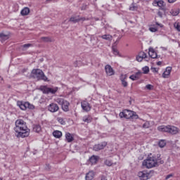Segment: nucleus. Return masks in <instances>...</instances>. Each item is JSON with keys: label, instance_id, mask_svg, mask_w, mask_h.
Here are the masks:
<instances>
[{"label": "nucleus", "instance_id": "38", "mask_svg": "<svg viewBox=\"0 0 180 180\" xmlns=\"http://www.w3.org/2000/svg\"><path fill=\"white\" fill-rule=\"evenodd\" d=\"M143 129H148L150 127V122H145V123L142 126Z\"/></svg>", "mask_w": 180, "mask_h": 180}, {"label": "nucleus", "instance_id": "4", "mask_svg": "<svg viewBox=\"0 0 180 180\" xmlns=\"http://www.w3.org/2000/svg\"><path fill=\"white\" fill-rule=\"evenodd\" d=\"M121 119H139V115L134 111L129 110H124L122 112H120L119 115Z\"/></svg>", "mask_w": 180, "mask_h": 180}, {"label": "nucleus", "instance_id": "20", "mask_svg": "<svg viewBox=\"0 0 180 180\" xmlns=\"http://www.w3.org/2000/svg\"><path fill=\"white\" fill-rule=\"evenodd\" d=\"M65 139L68 143H72L74 141V136L70 132L65 134Z\"/></svg>", "mask_w": 180, "mask_h": 180}, {"label": "nucleus", "instance_id": "14", "mask_svg": "<svg viewBox=\"0 0 180 180\" xmlns=\"http://www.w3.org/2000/svg\"><path fill=\"white\" fill-rule=\"evenodd\" d=\"M105 70L107 75H108L109 77H112V75H115V71L113 70V68H112V66H110V65H106L105 66Z\"/></svg>", "mask_w": 180, "mask_h": 180}, {"label": "nucleus", "instance_id": "7", "mask_svg": "<svg viewBox=\"0 0 180 180\" xmlns=\"http://www.w3.org/2000/svg\"><path fill=\"white\" fill-rule=\"evenodd\" d=\"M85 20H88V18L85 17H80L79 15H72L69 22H72V23H78V22H85Z\"/></svg>", "mask_w": 180, "mask_h": 180}, {"label": "nucleus", "instance_id": "32", "mask_svg": "<svg viewBox=\"0 0 180 180\" xmlns=\"http://www.w3.org/2000/svg\"><path fill=\"white\" fill-rule=\"evenodd\" d=\"M29 47H33V44H25L21 46V48L22 49V50H27V49H29Z\"/></svg>", "mask_w": 180, "mask_h": 180}, {"label": "nucleus", "instance_id": "44", "mask_svg": "<svg viewBox=\"0 0 180 180\" xmlns=\"http://www.w3.org/2000/svg\"><path fill=\"white\" fill-rule=\"evenodd\" d=\"M129 79H131L132 81H137V79L134 76V75H132L129 77Z\"/></svg>", "mask_w": 180, "mask_h": 180}, {"label": "nucleus", "instance_id": "27", "mask_svg": "<svg viewBox=\"0 0 180 180\" xmlns=\"http://www.w3.org/2000/svg\"><path fill=\"white\" fill-rule=\"evenodd\" d=\"M82 120L84 123H91L92 122V117L91 115H85L83 117Z\"/></svg>", "mask_w": 180, "mask_h": 180}, {"label": "nucleus", "instance_id": "52", "mask_svg": "<svg viewBox=\"0 0 180 180\" xmlns=\"http://www.w3.org/2000/svg\"><path fill=\"white\" fill-rule=\"evenodd\" d=\"M161 64H162V63L161 61H159L157 63V65H161Z\"/></svg>", "mask_w": 180, "mask_h": 180}, {"label": "nucleus", "instance_id": "11", "mask_svg": "<svg viewBox=\"0 0 180 180\" xmlns=\"http://www.w3.org/2000/svg\"><path fill=\"white\" fill-rule=\"evenodd\" d=\"M146 60V61H148V58L147 57V54L143 51H141L139 55L136 56V61L141 63L143 60Z\"/></svg>", "mask_w": 180, "mask_h": 180}, {"label": "nucleus", "instance_id": "40", "mask_svg": "<svg viewBox=\"0 0 180 180\" xmlns=\"http://www.w3.org/2000/svg\"><path fill=\"white\" fill-rule=\"evenodd\" d=\"M153 88H154V86H153L151 84H147L145 86V89H148V91H151Z\"/></svg>", "mask_w": 180, "mask_h": 180}, {"label": "nucleus", "instance_id": "12", "mask_svg": "<svg viewBox=\"0 0 180 180\" xmlns=\"http://www.w3.org/2000/svg\"><path fill=\"white\" fill-rule=\"evenodd\" d=\"M81 106L82 109H83L84 112H89L91 109V104H89L86 101H82Z\"/></svg>", "mask_w": 180, "mask_h": 180}, {"label": "nucleus", "instance_id": "54", "mask_svg": "<svg viewBox=\"0 0 180 180\" xmlns=\"http://www.w3.org/2000/svg\"><path fill=\"white\" fill-rule=\"evenodd\" d=\"M0 180H2V179H0Z\"/></svg>", "mask_w": 180, "mask_h": 180}, {"label": "nucleus", "instance_id": "23", "mask_svg": "<svg viewBox=\"0 0 180 180\" xmlns=\"http://www.w3.org/2000/svg\"><path fill=\"white\" fill-rule=\"evenodd\" d=\"M0 39L1 42L6 41L9 39V34L1 32L0 33Z\"/></svg>", "mask_w": 180, "mask_h": 180}, {"label": "nucleus", "instance_id": "36", "mask_svg": "<svg viewBox=\"0 0 180 180\" xmlns=\"http://www.w3.org/2000/svg\"><path fill=\"white\" fill-rule=\"evenodd\" d=\"M105 164L108 167H112V165H113V162H112V160H106L105 161Z\"/></svg>", "mask_w": 180, "mask_h": 180}, {"label": "nucleus", "instance_id": "30", "mask_svg": "<svg viewBox=\"0 0 180 180\" xmlns=\"http://www.w3.org/2000/svg\"><path fill=\"white\" fill-rule=\"evenodd\" d=\"M33 130L35 133H40L41 131V127L39 124H35L33 127Z\"/></svg>", "mask_w": 180, "mask_h": 180}, {"label": "nucleus", "instance_id": "21", "mask_svg": "<svg viewBox=\"0 0 180 180\" xmlns=\"http://www.w3.org/2000/svg\"><path fill=\"white\" fill-rule=\"evenodd\" d=\"M30 13V8L28 7H25L24 8L22 9L20 14L22 16H27Z\"/></svg>", "mask_w": 180, "mask_h": 180}, {"label": "nucleus", "instance_id": "42", "mask_svg": "<svg viewBox=\"0 0 180 180\" xmlns=\"http://www.w3.org/2000/svg\"><path fill=\"white\" fill-rule=\"evenodd\" d=\"M136 79H139L141 77V72H137L135 75H134Z\"/></svg>", "mask_w": 180, "mask_h": 180}, {"label": "nucleus", "instance_id": "10", "mask_svg": "<svg viewBox=\"0 0 180 180\" xmlns=\"http://www.w3.org/2000/svg\"><path fill=\"white\" fill-rule=\"evenodd\" d=\"M106 146H108V143L102 142L101 143L94 145L93 150L94 151H101V150H103Z\"/></svg>", "mask_w": 180, "mask_h": 180}, {"label": "nucleus", "instance_id": "8", "mask_svg": "<svg viewBox=\"0 0 180 180\" xmlns=\"http://www.w3.org/2000/svg\"><path fill=\"white\" fill-rule=\"evenodd\" d=\"M153 6H158L160 8V11H162L165 12V4L162 0H154L153 2Z\"/></svg>", "mask_w": 180, "mask_h": 180}, {"label": "nucleus", "instance_id": "47", "mask_svg": "<svg viewBox=\"0 0 180 180\" xmlns=\"http://www.w3.org/2000/svg\"><path fill=\"white\" fill-rule=\"evenodd\" d=\"M134 9H136V7L134 6H131L129 7V11H134Z\"/></svg>", "mask_w": 180, "mask_h": 180}, {"label": "nucleus", "instance_id": "35", "mask_svg": "<svg viewBox=\"0 0 180 180\" xmlns=\"http://www.w3.org/2000/svg\"><path fill=\"white\" fill-rule=\"evenodd\" d=\"M142 71L143 72V74H148V72H150V68L148 66H145L142 68Z\"/></svg>", "mask_w": 180, "mask_h": 180}, {"label": "nucleus", "instance_id": "49", "mask_svg": "<svg viewBox=\"0 0 180 180\" xmlns=\"http://www.w3.org/2000/svg\"><path fill=\"white\" fill-rule=\"evenodd\" d=\"M169 4H174V2H176V0H167Z\"/></svg>", "mask_w": 180, "mask_h": 180}, {"label": "nucleus", "instance_id": "17", "mask_svg": "<svg viewBox=\"0 0 180 180\" xmlns=\"http://www.w3.org/2000/svg\"><path fill=\"white\" fill-rule=\"evenodd\" d=\"M171 71H172V68L167 67L165 69V71L162 74L163 78H169V75H171Z\"/></svg>", "mask_w": 180, "mask_h": 180}, {"label": "nucleus", "instance_id": "31", "mask_svg": "<svg viewBox=\"0 0 180 180\" xmlns=\"http://www.w3.org/2000/svg\"><path fill=\"white\" fill-rule=\"evenodd\" d=\"M41 41H44L45 43H49V42L53 41L51 38H50L49 37H41Z\"/></svg>", "mask_w": 180, "mask_h": 180}, {"label": "nucleus", "instance_id": "26", "mask_svg": "<svg viewBox=\"0 0 180 180\" xmlns=\"http://www.w3.org/2000/svg\"><path fill=\"white\" fill-rule=\"evenodd\" d=\"M126 75H122L121 77H120V79H121V82H122V84L123 85V86H124L126 88V86H127L128 85V83L127 82H126Z\"/></svg>", "mask_w": 180, "mask_h": 180}, {"label": "nucleus", "instance_id": "41", "mask_svg": "<svg viewBox=\"0 0 180 180\" xmlns=\"http://www.w3.org/2000/svg\"><path fill=\"white\" fill-rule=\"evenodd\" d=\"M27 109H34V105L33 104H30V103L27 102Z\"/></svg>", "mask_w": 180, "mask_h": 180}, {"label": "nucleus", "instance_id": "22", "mask_svg": "<svg viewBox=\"0 0 180 180\" xmlns=\"http://www.w3.org/2000/svg\"><path fill=\"white\" fill-rule=\"evenodd\" d=\"M53 136L55 139H61V137H63V132H61V131L56 130L53 132Z\"/></svg>", "mask_w": 180, "mask_h": 180}, {"label": "nucleus", "instance_id": "2", "mask_svg": "<svg viewBox=\"0 0 180 180\" xmlns=\"http://www.w3.org/2000/svg\"><path fill=\"white\" fill-rule=\"evenodd\" d=\"M159 164H164V160H161V155L158 154L157 158L155 156L148 157L143 160L142 165L150 169V168L158 166Z\"/></svg>", "mask_w": 180, "mask_h": 180}, {"label": "nucleus", "instance_id": "50", "mask_svg": "<svg viewBox=\"0 0 180 180\" xmlns=\"http://www.w3.org/2000/svg\"><path fill=\"white\" fill-rule=\"evenodd\" d=\"M157 26H160V27H164V25L156 22Z\"/></svg>", "mask_w": 180, "mask_h": 180}, {"label": "nucleus", "instance_id": "19", "mask_svg": "<svg viewBox=\"0 0 180 180\" xmlns=\"http://www.w3.org/2000/svg\"><path fill=\"white\" fill-rule=\"evenodd\" d=\"M168 129H169V125H167V126L160 125L158 127V130L159 131H162L164 133H168Z\"/></svg>", "mask_w": 180, "mask_h": 180}, {"label": "nucleus", "instance_id": "45", "mask_svg": "<svg viewBox=\"0 0 180 180\" xmlns=\"http://www.w3.org/2000/svg\"><path fill=\"white\" fill-rule=\"evenodd\" d=\"M162 15H164V13L161 11H159L158 12V15L160 17V18H162Z\"/></svg>", "mask_w": 180, "mask_h": 180}, {"label": "nucleus", "instance_id": "43", "mask_svg": "<svg viewBox=\"0 0 180 180\" xmlns=\"http://www.w3.org/2000/svg\"><path fill=\"white\" fill-rule=\"evenodd\" d=\"M149 30L150 32H152L153 33H155V32H157V30H158L155 27H152L149 28Z\"/></svg>", "mask_w": 180, "mask_h": 180}, {"label": "nucleus", "instance_id": "34", "mask_svg": "<svg viewBox=\"0 0 180 180\" xmlns=\"http://www.w3.org/2000/svg\"><path fill=\"white\" fill-rule=\"evenodd\" d=\"M170 14H171L172 16H178V15H179V11L171 10V11H170Z\"/></svg>", "mask_w": 180, "mask_h": 180}, {"label": "nucleus", "instance_id": "37", "mask_svg": "<svg viewBox=\"0 0 180 180\" xmlns=\"http://www.w3.org/2000/svg\"><path fill=\"white\" fill-rule=\"evenodd\" d=\"M57 121L58 122V123H60L61 124H65V121L63 117H58Z\"/></svg>", "mask_w": 180, "mask_h": 180}, {"label": "nucleus", "instance_id": "29", "mask_svg": "<svg viewBox=\"0 0 180 180\" xmlns=\"http://www.w3.org/2000/svg\"><path fill=\"white\" fill-rule=\"evenodd\" d=\"M89 162H91V165H94V164H96V162H98V158L93 155L89 158Z\"/></svg>", "mask_w": 180, "mask_h": 180}, {"label": "nucleus", "instance_id": "6", "mask_svg": "<svg viewBox=\"0 0 180 180\" xmlns=\"http://www.w3.org/2000/svg\"><path fill=\"white\" fill-rule=\"evenodd\" d=\"M40 91L43 92V94H54L58 91V87H49L47 86H41L39 87Z\"/></svg>", "mask_w": 180, "mask_h": 180}, {"label": "nucleus", "instance_id": "18", "mask_svg": "<svg viewBox=\"0 0 180 180\" xmlns=\"http://www.w3.org/2000/svg\"><path fill=\"white\" fill-rule=\"evenodd\" d=\"M148 55L150 58H157L158 56L157 55V52L153 48H149Z\"/></svg>", "mask_w": 180, "mask_h": 180}, {"label": "nucleus", "instance_id": "13", "mask_svg": "<svg viewBox=\"0 0 180 180\" xmlns=\"http://www.w3.org/2000/svg\"><path fill=\"white\" fill-rule=\"evenodd\" d=\"M138 176L141 180H147L148 179V176H150V174L147 172V171H142L138 173Z\"/></svg>", "mask_w": 180, "mask_h": 180}, {"label": "nucleus", "instance_id": "25", "mask_svg": "<svg viewBox=\"0 0 180 180\" xmlns=\"http://www.w3.org/2000/svg\"><path fill=\"white\" fill-rule=\"evenodd\" d=\"M117 44V41L114 43V45L112 46V50L113 54L115 56H119V50H117V48H116V45Z\"/></svg>", "mask_w": 180, "mask_h": 180}, {"label": "nucleus", "instance_id": "51", "mask_svg": "<svg viewBox=\"0 0 180 180\" xmlns=\"http://www.w3.org/2000/svg\"><path fill=\"white\" fill-rule=\"evenodd\" d=\"M101 180H108V179L106 178V176H102Z\"/></svg>", "mask_w": 180, "mask_h": 180}, {"label": "nucleus", "instance_id": "28", "mask_svg": "<svg viewBox=\"0 0 180 180\" xmlns=\"http://www.w3.org/2000/svg\"><path fill=\"white\" fill-rule=\"evenodd\" d=\"M100 37H101V39H103V40H108V41H112V39H113V37H112V35L110 34H104L100 36Z\"/></svg>", "mask_w": 180, "mask_h": 180}, {"label": "nucleus", "instance_id": "5", "mask_svg": "<svg viewBox=\"0 0 180 180\" xmlns=\"http://www.w3.org/2000/svg\"><path fill=\"white\" fill-rule=\"evenodd\" d=\"M55 102L58 103V105H61L63 112H68V110H70V102L67 101V100L61 98H57L55 99Z\"/></svg>", "mask_w": 180, "mask_h": 180}, {"label": "nucleus", "instance_id": "1", "mask_svg": "<svg viewBox=\"0 0 180 180\" xmlns=\"http://www.w3.org/2000/svg\"><path fill=\"white\" fill-rule=\"evenodd\" d=\"M15 124L14 131H15L16 137L18 139L28 137L30 130L27 128V125H26V122L23 120H17Z\"/></svg>", "mask_w": 180, "mask_h": 180}, {"label": "nucleus", "instance_id": "33", "mask_svg": "<svg viewBox=\"0 0 180 180\" xmlns=\"http://www.w3.org/2000/svg\"><path fill=\"white\" fill-rule=\"evenodd\" d=\"M159 147H160V148H164V147H165L167 143L165 142V140H160L159 141Z\"/></svg>", "mask_w": 180, "mask_h": 180}, {"label": "nucleus", "instance_id": "16", "mask_svg": "<svg viewBox=\"0 0 180 180\" xmlns=\"http://www.w3.org/2000/svg\"><path fill=\"white\" fill-rule=\"evenodd\" d=\"M178 131L179 129L176 127L169 125L167 133H169L170 134H176Z\"/></svg>", "mask_w": 180, "mask_h": 180}, {"label": "nucleus", "instance_id": "3", "mask_svg": "<svg viewBox=\"0 0 180 180\" xmlns=\"http://www.w3.org/2000/svg\"><path fill=\"white\" fill-rule=\"evenodd\" d=\"M31 77L37 81H47L48 78L44 75L43 70L40 69H33L31 72Z\"/></svg>", "mask_w": 180, "mask_h": 180}, {"label": "nucleus", "instance_id": "15", "mask_svg": "<svg viewBox=\"0 0 180 180\" xmlns=\"http://www.w3.org/2000/svg\"><path fill=\"white\" fill-rule=\"evenodd\" d=\"M17 105L21 110H26L27 109V102L18 101Z\"/></svg>", "mask_w": 180, "mask_h": 180}, {"label": "nucleus", "instance_id": "48", "mask_svg": "<svg viewBox=\"0 0 180 180\" xmlns=\"http://www.w3.org/2000/svg\"><path fill=\"white\" fill-rule=\"evenodd\" d=\"M152 70L153 72H158V69L157 68H153Z\"/></svg>", "mask_w": 180, "mask_h": 180}, {"label": "nucleus", "instance_id": "53", "mask_svg": "<svg viewBox=\"0 0 180 180\" xmlns=\"http://www.w3.org/2000/svg\"><path fill=\"white\" fill-rule=\"evenodd\" d=\"M163 49V50H167V49H165V48H162Z\"/></svg>", "mask_w": 180, "mask_h": 180}, {"label": "nucleus", "instance_id": "39", "mask_svg": "<svg viewBox=\"0 0 180 180\" xmlns=\"http://www.w3.org/2000/svg\"><path fill=\"white\" fill-rule=\"evenodd\" d=\"M174 28L177 30L178 32H180V23L179 22H175L174 24Z\"/></svg>", "mask_w": 180, "mask_h": 180}, {"label": "nucleus", "instance_id": "46", "mask_svg": "<svg viewBox=\"0 0 180 180\" xmlns=\"http://www.w3.org/2000/svg\"><path fill=\"white\" fill-rule=\"evenodd\" d=\"M174 176V175L172 174H168L167 176H166L165 179H169V178H172Z\"/></svg>", "mask_w": 180, "mask_h": 180}, {"label": "nucleus", "instance_id": "9", "mask_svg": "<svg viewBox=\"0 0 180 180\" xmlns=\"http://www.w3.org/2000/svg\"><path fill=\"white\" fill-rule=\"evenodd\" d=\"M60 110V107H58V105L52 103L48 106V110L51 112V113H56V112H58Z\"/></svg>", "mask_w": 180, "mask_h": 180}, {"label": "nucleus", "instance_id": "24", "mask_svg": "<svg viewBox=\"0 0 180 180\" xmlns=\"http://www.w3.org/2000/svg\"><path fill=\"white\" fill-rule=\"evenodd\" d=\"M94 176H95V173H94V171H90L86 174V180H92Z\"/></svg>", "mask_w": 180, "mask_h": 180}]
</instances>
